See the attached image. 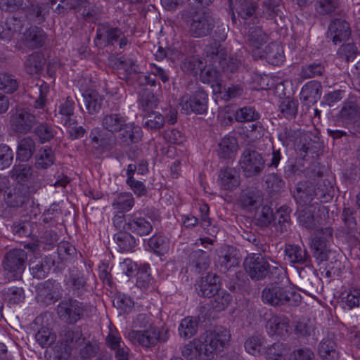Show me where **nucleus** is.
Returning a JSON list of instances; mask_svg holds the SVG:
<instances>
[{"label":"nucleus","mask_w":360,"mask_h":360,"mask_svg":"<svg viewBox=\"0 0 360 360\" xmlns=\"http://www.w3.org/2000/svg\"><path fill=\"white\" fill-rule=\"evenodd\" d=\"M226 328L207 330L181 348V354L189 360H212L230 340Z\"/></svg>","instance_id":"f257e3e1"},{"label":"nucleus","mask_w":360,"mask_h":360,"mask_svg":"<svg viewBox=\"0 0 360 360\" xmlns=\"http://www.w3.org/2000/svg\"><path fill=\"white\" fill-rule=\"evenodd\" d=\"M333 187L328 179L318 176L314 182L302 181L297 184L295 198L304 206L309 204L314 198L321 202H326L333 198Z\"/></svg>","instance_id":"f03ea898"},{"label":"nucleus","mask_w":360,"mask_h":360,"mask_svg":"<svg viewBox=\"0 0 360 360\" xmlns=\"http://www.w3.org/2000/svg\"><path fill=\"white\" fill-rule=\"evenodd\" d=\"M296 296L298 295L290 287L278 283L268 284L262 292L264 303L272 307L291 305Z\"/></svg>","instance_id":"7ed1b4c3"},{"label":"nucleus","mask_w":360,"mask_h":360,"mask_svg":"<svg viewBox=\"0 0 360 360\" xmlns=\"http://www.w3.org/2000/svg\"><path fill=\"white\" fill-rule=\"evenodd\" d=\"M189 21L187 20L188 32L194 38H202L210 35L214 27V20L206 11L188 10Z\"/></svg>","instance_id":"20e7f679"},{"label":"nucleus","mask_w":360,"mask_h":360,"mask_svg":"<svg viewBox=\"0 0 360 360\" xmlns=\"http://www.w3.org/2000/svg\"><path fill=\"white\" fill-rule=\"evenodd\" d=\"M27 260V252L21 248H13L7 252L3 259V268L10 280L21 278Z\"/></svg>","instance_id":"39448f33"},{"label":"nucleus","mask_w":360,"mask_h":360,"mask_svg":"<svg viewBox=\"0 0 360 360\" xmlns=\"http://www.w3.org/2000/svg\"><path fill=\"white\" fill-rule=\"evenodd\" d=\"M243 265L246 273L255 281L262 280L269 274L273 275L281 271L278 267L271 266L260 253L248 255L244 260Z\"/></svg>","instance_id":"423d86ee"},{"label":"nucleus","mask_w":360,"mask_h":360,"mask_svg":"<svg viewBox=\"0 0 360 360\" xmlns=\"http://www.w3.org/2000/svg\"><path fill=\"white\" fill-rule=\"evenodd\" d=\"M240 168L247 177L259 175L265 168V160L256 150L252 148H245L238 161Z\"/></svg>","instance_id":"0eeeda50"},{"label":"nucleus","mask_w":360,"mask_h":360,"mask_svg":"<svg viewBox=\"0 0 360 360\" xmlns=\"http://www.w3.org/2000/svg\"><path fill=\"white\" fill-rule=\"evenodd\" d=\"M94 41L97 46H107L119 42L120 49H124L128 44L124 33L119 27H114L109 23L98 24Z\"/></svg>","instance_id":"6e6552de"},{"label":"nucleus","mask_w":360,"mask_h":360,"mask_svg":"<svg viewBox=\"0 0 360 360\" xmlns=\"http://www.w3.org/2000/svg\"><path fill=\"white\" fill-rule=\"evenodd\" d=\"M56 311L62 321L67 324H75L82 318L84 305L77 300L70 298L61 301Z\"/></svg>","instance_id":"1a4fd4ad"},{"label":"nucleus","mask_w":360,"mask_h":360,"mask_svg":"<svg viewBox=\"0 0 360 360\" xmlns=\"http://www.w3.org/2000/svg\"><path fill=\"white\" fill-rule=\"evenodd\" d=\"M127 338L133 344L143 347H150L158 341L165 342L167 337H161L157 327H150L143 330H130L126 335Z\"/></svg>","instance_id":"9d476101"},{"label":"nucleus","mask_w":360,"mask_h":360,"mask_svg":"<svg viewBox=\"0 0 360 360\" xmlns=\"http://www.w3.org/2000/svg\"><path fill=\"white\" fill-rule=\"evenodd\" d=\"M208 94L202 89H198L191 96H184L180 99L181 111L186 114L191 112L204 114L207 111Z\"/></svg>","instance_id":"9b49d317"},{"label":"nucleus","mask_w":360,"mask_h":360,"mask_svg":"<svg viewBox=\"0 0 360 360\" xmlns=\"http://www.w3.org/2000/svg\"><path fill=\"white\" fill-rule=\"evenodd\" d=\"M333 237V229L330 227L321 230L311 240L313 255L317 261L322 262L328 259L330 252V240Z\"/></svg>","instance_id":"f8f14e48"},{"label":"nucleus","mask_w":360,"mask_h":360,"mask_svg":"<svg viewBox=\"0 0 360 360\" xmlns=\"http://www.w3.org/2000/svg\"><path fill=\"white\" fill-rule=\"evenodd\" d=\"M62 291L60 283L49 279L37 285L36 297L38 302L49 305L62 297Z\"/></svg>","instance_id":"ddd939ff"},{"label":"nucleus","mask_w":360,"mask_h":360,"mask_svg":"<svg viewBox=\"0 0 360 360\" xmlns=\"http://www.w3.org/2000/svg\"><path fill=\"white\" fill-rule=\"evenodd\" d=\"M13 129L20 134H27L32 129L37 120L34 114L25 109H18L11 117Z\"/></svg>","instance_id":"4468645a"},{"label":"nucleus","mask_w":360,"mask_h":360,"mask_svg":"<svg viewBox=\"0 0 360 360\" xmlns=\"http://www.w3.org/2000/svg\"><path fill=\"white\" fill-rule=\"evenodd\" d=\"M263 193L257 188H248L240 192L238 198L240 207L248 211L256 210L263 202Z\"/></svg>","instance_id":"2eb2a0df"},{"label":"nucleus","mask_w":360,"mask_h":360,"mask_svg":"<svg viewBox=\"0 0 360 360\" xmlns=\"http://www.w3.org/2000/svg\"><path fill=\"white\" fill-rule=\"evenodd\" d=\"M89 136L93 148L100 153L112 149L117 144V138L114 134L103 132L98 127L91 131Z\"/></svg>","instance_id":"dca6fc26"},{"label":"nucleus","mask_w":360,"mask_h":360,"mask_svg":"<svg viewBox=\"0 0 360 360\" xmlns=\"http://www.w3.org/2000/svg\"><path fill=\"white\" fill-rule=\"evenodd\" d=\"M117 133V143L123 146H129L133 143H138L143 135L142 129L139 126L127 121Z\"/></svg>","instance_id":"f3484780"},{"label":"nucleus","mask_w":360,"mask_h":360,"mask_svg":"<svg viewBox=\"0 0 360 360\" xmlns=\"http://www.w3.org/2000/svg\"><path fill=\"white\" fill-rule=\"evenodd\" d=\"M59 339L61 344H64L71 352H73L84 343L85 338L79 327L65 326L60 333Z\"/></svg>","instance_id":"a211bd4d"},{"label":"nucleus","mask_w":360,"mask_h":360,"mask_svg":"<svg viewBox=\"0 0 360 360\" xmlns=\"http://www.w3.org/2000/svg\"><path fill=\"white\" fill-rule=\"evenodd\" d=\"M351 34L349 23L342 18H334L328 26V37L335 44L347 40Z\"/></svg>","instance_id":"6ab92c4d"},{"label":"nucleus","mask_w":360,"mask_h":360,"mask_svg":"<svg viewBox=\"0 0 360 360\" xmlns=\"http://www.w3.org/2000/svg\"><path fill=\"white\" fill-rule=\"evenodd\" d=\"M289 320L284 316H272L266 323V330L270 336L285 338L289 335Z\"/></svg>","instance_id":"aec40b11"},{"label":"nucleus","mask_w":360,"mask_h":360,"mask_svg":"<svg viewBox=\"0 0 360 360\" xmlns=\"http://www.w3.org/2000/svg\"><path fill=\"white\" fill-rule=\"evenodd\" d=\"M253 57L255 59L265 58L273 65H278L284 60V53L282 47L277 43L269 44L265 49L260 51H253Z\"/></svg>","instance_id":"412c9836"},{"label":"nucleus","mask_w":360,"mask_h":360,"mask_svg":"<svg viewBox=\"0 0 360 360\" xmlns=\"http://www.w3.org/2000/svg\"><path fill=\"white\" fill-rule=\"evenodd\" d=\"M219 277L216 274H208L201 278L196 285L198 294L202 297H211L219 290Z\"/></svg>","instance_id":"4be33fe9"},{"label":"nucleus","mask_w":360,"mask_h":360,"mask_svg":"<svg viewBox=\"0 0 360 360\" xmlns=\"http://www.w3.org/2000/svg\"><path fill=\"white\" fill-rule=\"evenodd\" d=\"M274 219L276 221L271 227V233L278 237L287 233L291 224L289 208L285 206L281 207L277 210V215L274 217Z\"/></svg>","instance_id":"5701e85b"},{"label":"nucleus","mask_w":360,"mask_h":360,"mask_svg":"<svg viewBox=\"0 0 360 360\" xmlns=\"http://www.w3.org/2000/svg\"><path fill=\"white\" fill-rule=\"evenodd\" d=\"M217 181L221 188L233 191L240 185V175L235 168L224 167L220 169Z\"/></svg>","instance_id":"b1692460"},{"label":"nucleus","mask_w":360,"mask_h":360,"mask_svg":"<svg viewBox=\"0 0 360 360\" xmlns=\"http://www.w3.org/2000/svg\"><path fill=\"white\" fill-rule=\"evenodd\" d=\"M47 39V34L41 28L37 26L30 27L23 33V42L31 49L43 46Z\"/></svg>","instance_id":"393cba45"},{"label":"nucleus","mask_w":360,"mask_h":360,"mask_svg":"<svg viewBox=\"0 0 360 360\" xmlns=\"http://www.w3.org/2000/svg\"><path fill=\"white\" fill-rule=\"evenodd\" d=\"M322 86L320 82L312 80L306 83L302 88L300 99L304 105L315 104L321 98Z\"/></svg>","instance_id":"a878e982"},{"label":"nucleus","mask_w":360,"mask_h":360,"mask_svg":"<svg viewBox=\"0 0 360 360\" xmlns=\"http://www.w3.org/2000/svg\"><path fill=\"white\" fill-rule=\"evenodd\" d=\"M75 102L73 98L68 96L58 107L56 117L60 119L61 122L66 127H71L77 124L74 118Z\"/></svg>","instance_id":"bb28decb"},{"label":"nucleus","mask_w":360,"mask_h":360,"mask_svg":"<svg viewBox=\"0 0 360 360\" xmlns=\"http://www.w3.org/2000/svg\"><path fill=\"white\" fill-rule=\"evenodd\" d=\"M238 144L236 139L232 136L221 138L216 149L218 157L221 159H232L237 153Z\"/></svg>","instance_id":"cd10ccee"},{"label":"nucleus","mask_w":360,"mask_h":360,"mask_svg":"<svg viewBox=\"0 0 360 360\" xmlns=\"http://www.w3.org/2000/svg\"><path fill=\"white\" fill-rule=\"evenodd\" d=\"M210 252L202 250H196L191 252L188 256V267L197 274L206 270L210 264Z\"/></svg>","instance_id":"c85d7f7f"},{"label":"nucleus","mask_w":360,"mask_h":360,"mask_svg":"<svg viewBox=\"0 0 360 360\" xmlns=\"http://www.w3.org/2000/svg\"><path fill=\"white\" fill-rule=\"evenodd\" d=\"M152 230L153 226L150 222L137 212L128 215L127 231L142 236L148 235Z\"/></svg>","instance_id":"c756f323"},{"label":"nucleus","mask_w":360,"mask_h":360,"mask_svg":"<svg viewBox=\"0 0 360 360\" xmlns=\"http://www.w3.org/2000/svg\"><path fill=\"white\" fill-rule=\"evenodd\" d=\"M285 256L292 264L308 266L311 262L307 250L297 245H287L285 248Z\"/></svg>","instance_id":"7c9ffc66"},{"label":"nucleus","mask_w":360,"mask_h":360,"mask_svg":"<svg viewBox=\"0 0 360 360\" xmlns=\"http://www.w3.org/2000/svg\"><path fill=\"white\" fill-rule=\"evenodd\" d=\"M127 121V117L121 113L110 112L103 115L101 125L107 131L115 134L121 130Z\"/></svg>","instance_id":"2f4dec72"},{"label":"nucleus","mask_w":360,"mask_h":360,"mask_svg":"<svg viewBox=\"0 0 360 360\" xmlns=\"http://www.w3.org/2000/svg\"><path fill=\"white\" fill-rule=\"evenodd\" d=\"M219 263L224 270H230L238 266L240 263L238 251L231 246L223 247L219 257Z\"/></svg>","instance_id":"473e14b6"},{"label":"nucleus","mask_w":360,"mask_h":360,"mask_svg":"<svg viewBox=\"0 0 360 360\" xmlns=\"http://www.w3.org/2000/svg\"><path fill=\"white\" fill-rule=\"evenodd\" d=\"M108 346L115 352L117 360H128L129 349L122 341L120 336L110 333L106 338Z\"/></svg>","instance_id":"72a5a7b5"},{"label":"nucleus","mask_w":360,"mask_h":360,"mask_svg":"<svg viewBox=\"0 0 360 360\" xmlns=\"http://www.w3.org/2000/svg\"><path fill=\"white\" fill-rule=\"evenodd\" d=\"M67 285L77 296L82 295L86 290V280L84 275L77 269L70 271Z\"/></svg>","instance_id":"f704fd0d"},{"label":"nucleus","mask_w":360,"mask_h":360,"mask_svg":"<svg viewBox=\"0 0 360 360\" xmlns=\"http://www.w3.org/2000/svg\"><path fill=\"white\" fill-rule=\"evenodd\" d=\"M35 141L30 137L22 139L18 145L17 158L22 162L28 161L33 155L35 151Z\"/></svg>","instance_id":"c9c22d12"},{"label":"nucleus","mask_w":360,"mask_h":360,"mask_svg":"<svg viewBox=\"0 0 360 360\" xmlns=\"http://www.w3.org/2000/svg\"><path fill=\"white\" fill-rule=\"evenodd\" d=\"M257 4L253 0H236L232 9L242 18L252 17L257 9Z\"/></svg>","instance_id":"e433bc0d"},{"label":"nucleus","mask_w":360,"mask_h":360,"mask_svg":"<svg viewBox=\"0 0 360 360\" xmlns=\"http://www.w3.org/2000/svg\"><path fill=\"white\" fill-rule=\"evenodd\" d=\"M267 35L259 27H252L249 29L248 43L253 51H260L262 46L267 41Z\"/></svg>","instance_id":"4c0bfd02"},{"label":"nucleus","mask_w":360,"mask_h":360,"mask_svg":"<svg viewBox=\"0 0 360 360\" xmlns=\"http://www.w3.org/2000/svg\"><path fill=\"white\" fill-rule=\"evenodd\" d=\"M45 64V58L41 52H34L29 55L24 62L25 70L33 75L41 71Z\"/></svg>","instance_id":"58836bf2"},{"label":"nucleus","mask_w":360,"mask_h":360,"mask_svg":"<svg viewBox=\"0 0 360 360\" xmlns=\"http://www.w3.org/2000/svg\"><path fill=\"white\" fill-rule=\"evenodd\" d=\"M82 96L85 101V106L89 114L98 113L102 105V98L98 93L92 89L86 90Z\"/></svg>","instance_id":"ea45409f"},{"label":"nucleus","mask_w":360,"mask_h":360,"mask_svg":"<svg viewBox=\"0 0 360 360\" xmlns=\"http://www.w3.org/2000/svg\"><path fill=\"white\" fill-rule=\"evenodd\" d=\"M318 351L323 360H336L339 356L336 349V343L330 338H323L321 341Z\"/></svg>","instance_id":"a19ab883"},{"label":"nucleus","mask_w":360,"mask_h":360,"mask_svg":"<svg viewBox=\"0 0 360 360\" xmlns=\"http://www.w3.org/2000/svg\"><path fill=\"white\" fill-rule=\"evenodd\" d=\"M114 240L120 252L133 251L136 245L135 238L127 231H120L114 236Z\"/></svg>","instance_id":"79ce46f5"},{"label":"nucleus","mask_w":360,"mask_h":360,"mask_svg":"<svg viewBox=\"0 0 360 360\" xmlns=\"http://www.w3.org/2000/svg\"><path fill=\"white\" fill-rule=\"evenodd\" d=\"M4 300L8 304H18L25 300V295L22 287L10 286L2 290Z\"/></svg>","instance_id":"37998d69"},{"label":"nucleus","mask_w":360,"mask_h":360,"mask_svg":"<svg viewBox=\"0 0 360 360\" xmlns=\"http://www.w3.org/2000/svg\"><path fill=\"white\" fill-rule=\"evenodd\" d=\"M134 205V198L131 193L126 192L117 195L112 206L120 212H124L130 210Z\"/></svg>","instance_id":"c03bdc74"},{"label":"nucleus","mask_w":360,"mask_h":360,"mask_svg":"<svg viewBox=\"0 0 360 360\" xmlns=\"http://www.w3.org/2000/svg\"><path fill=\"white\" fill-rule=\"evenodd\" d=\"M299 103L290 97H285L280 102L279 109L281 115L288 120L295 118L298 112Z\"/></svg>","instance_id":"a18cd8bd"},{"label":"nucleus","mask_w":360,"mask_h":360,"mask_svg":"<svg viewBox=\"0 0 360 360\" xmlns=\"http://www.w3.org/2000/svg\"><path fill=\"white\" fill-rule=\"evenodd\" d=\"M198 329V321L196 318L188 316L181 320L179 326L181 337L190 338L195 335Z\"/></svg>","instance_id":"49530a36"},{"label":"nucleus","mask_w":360,"mask_h":360,"mask_svg":"<svg viewBox=\"0 0 360 360\" xmlns=\"http://www.w3.org/2000/svg\"><path fill=\"white\" fill-rule=\"evenodd\" d=\"M99 347L96 342L84 340L77 352L79 355V360H92L98 352Z\"/></svg>","instance_id":"de8ad7c7"},{"label":"nucleus","mask_w":360,"mask_h":360,"mask_svg":"<svg viewBox=\"0 0 360 360\" xmlns=\"http://www.w3.org/2000/svg\"><path fill=\"white\" fill-rule=\"evenodd\" d=\"M33 224L28 220L18 219L11 226V231L18 238H27L32 234Z\"/></svg>","instance_id":"09e8293b"},{"label":"nucleus","mask_w":360,"mask_h":360,"mask_svg":"<svg viewBox=\"0 0 360 360\" xmlns=\"http://www.w3.org/2000/svg\"><path fill=\"white\" fill-rule=\"evenodd\" d=\"M204 51L206 57L210 59L212 64H219L220 60H222L226 56V50L216 41L207 45Z\"/></svg>","instance_id":"8fccbe9b"},{"label":"nucleus","mask_w":360,"mask_h":360,"mask_svg":"<svg viewBox=\"0 0 360 360\" xmlns=\"http://www.w3.org/2000/svg\"><path fill=\"white\" fill-rule=\"evenodd\" d=\"M55 161V155L51 148L44 147L39 150L36 156L35 166L38 169H47Z\"/></svg>","instance_id":"3c124183"},{"label":"nucleus","mask_w":360,"mask_h":360,"mask_svg":"<svg viewBox=\"0 0 360 360\" xmlns=\"http://www.w3.org/2000/svg\"><path fill=\"white\" fill-rule=\"evenodd\" d=\"M213 296L214 299L212 300V306L217 311H221L226 309L233 300L232 295L225 290H219Z\"/></svg>","instance_id":"603ef678"},{"label":"nucleus","mask_w":360,"mask_h":360,"mask_svg":"<svg viewBox=\"0 0 360 360\" xmlns=\"http://www.w3.org/2000/svg\"><path fill=\"white\" fill-rule=\"evenodd\" d=\"M32 167L28 165H15L10 172L11 177L20 184H24L32 175Z\"/></svg>","instance_id":"864d4df0"},{"label":"nucleus","mask_w":360,"mask_h":360,"mask_svg":"<svg viewBox=\"0 0 360 360\" xmlns=\"http://www.w3.org/2000/svg\"><path fill=\"white\" fill-rule=\"evenodd\" d=\"M212 65L214 67L207 69L202 72L201 77L203 82L211 83L212 84V86H214V84H215L216 87L217 88V91L219 93H221V86L219 82L221 81V75L219 70H218L219 65L217 64H212ZM215 91L216 90L214 89V91Z\"/></svg>","instance_id":"5fc2aeb1"},{"label":"nucleus","mask_w":360,"mask_h":360,"mask_svg":"<svg viewBox=\"0 0 360 360\" xmlns=\"http://www.w3.org/2000/svg\"><path fill=\"white\" fill-rule=\"evenodd\" d=\"M148 245L158 255H164L169 248L168 239L162 235H154L148 240Z\"/></svg>","instance_id":"6e6d98bb"},{"label":"nucleus","mask_w":360,"mask_h":360,"mask_svg":"<svg viewBox=\"0 0 360 360\" xmlns=\"http://www.w3.org/2000/svg\"><path fill=\"white\" fill-rule=\"evenodd\" d=\"M289 347L287 345L281 342H276L268 347L266 352L267 360H285Z\"/></svg>","instance_id":"4d7b16f0"},{"label":"nucleus","mask_w":360,"mask_h":360,"mask_svg":"<svg viewBox=\"0 0 360 360\" xmlns=\"http://www.w3.org/2000/svg\"><path fill=\"white\" fill-rule=\"evenodd\" d=\"M143 122V125L146 128L152 130H157L164 126L165 118L160 112L151 111L144 116Z\"/></svg>","instance_id":"13d9d810"},{"label":"nucleus","mask_w":360,"mask_h":360,"mask_svg":"<svg viewBox=\"0 0 360 360\" xmlns=\"http://www.w3.org/2000/svg\"><path fill=\"white\" fill-rule=\"evenodd\" d=\"M34 133L37 136L39 143H44L53 139L56 131L51 125L46 122H42L37 126Z\"/></svg>","instance_id":"bf43d9fd"},{"label":"nucleus","mask_w":360,"mask_h":360,"mask_svg":"<svg viewBox=\"0 0 360 360\" xmlns=\"http://www.w3.org/2000/svg\"><path fill=\"white\" fill-rule=\"evenodd\" d=\"M19 86V82L14 75L7 73H0V89L5 93L12 94L15 91Z\"/></svg>","instance_id":"052dcab7"},{"label":"nucleus","mask_w":360,"mask_h":360,"mask_svg":"<svg viewBox=\"0 0 360 360\" xmlns=\"http://www.w3.org/2000/svg\"><path fill=\"white\" fill-rule=\"evenodd\" d=\"M342 302L343 308L349 310L359 307L360 304V289L357 288H349L346 296L342 297Z\"/></svg>","instance_id":"680f3d73"},{"label":"nucleus","mask_w":360,"mask_h":360,"mask_svg":"<svg viewBox=\"0 0 360 360\" xmlns=\"http://www.w3.org/2000/svg\"><path fill=\"white\" fill-rule=\"evenodd\" d=\"M274 219V214L273 210L268 205L263 206L255 216L256 224L261 228L269 226Z\"/></svg>","instance_id":"e2e57ef3"},{"label":"nucleus","mask_w":360,"mask_h":360,"mask_svg":"<svg viewBox=\"0 0 360 360\" xmlns=\"http://www.w3.org/2000/svg\"><path fill=\"white\" fill-rule=\"evenodd\" d=\"M234 117L237 122H246L257 120L259 115L252 107H243L236 111Z\"/></svg>","instance_id":"0e129e2a"},{"label":"nucleus","mask_w":360,"mask_h":360,"mask_svg":"<svg viewBox=\"0 0 360 360\" xmlns=\"http://www.w3.org/2000/svg\"><path fill=\"white\" fill-rule=\"evenodd\" d=\"M314 6L319 15H330L338 8V0H316Z\"/></svg>","instance_id":"69168bd1"},{"label":"nucleus","mask_w":360,"mask_h":360,"mask_svg":"<svg viewBox=\"0 0 360 360\" xmlns=\"http://www.w3.org/2000/svg\"><path fill=\"white\" fill-rule=\"evenodd\" d=\"M281 0H265L262 4V14L268 20L274 19L278 15Z\"/></svg>","instance_id":"338daca9"},{"label":"nucleus","mask_w":360,"mask_h":360,"mask_svg":"<svg viewBox=\"0 0 360 360\" xmlns=\"http://www.w3.org/2000/svg\"><path fill=\"white\" fill-rule=\"evenodd\" d=\"M245 348L249 354L257 356L264 349V339L260 336H252L245 341Z\"/></svg>","instance_id":"774afa93"}]
</instances>
